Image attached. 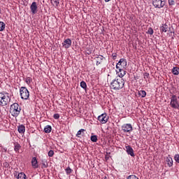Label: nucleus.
<instances>
[{"instance_id":"obj_1","label":"nucleus","mask_w":179,"mask_h":179,"mask_svg":"<svg viewBox=\"0 0 179 179\" xmlns=\"http://www.w3.org/2000/svg\"><path fill=\"white\" fill-rule=\"evenodd\" d=\"M124 80L123 78H115V80H112L110 87L114 90H120L124 87Z\"/></svg>"},{"instance_id":"obj_2","label":"nucleus","mask_w":179,"mask_h":179,"mask_svg":"<svg viewBox=\"0 0 179 179\" xmlns=\"http://www.w3.org/2000/svg\"><path fill=\"white\" fill-rule=\"evenodd\" d=\"M21 108L20 105L17 103H13L10 106L9 112L12 114L13 117H17L20 114Z\"/></svg>"},{"instance_id":"obj_3","label":"nucleus","mask_w":179,"mask_h":179,"mask_svg":"<svg viewBox=\"0 0 179 179\" xmlns=\"http://www.w3.org/2000/svg\"><path fill=\"white\" fill-rule=\"evenodd\" d=\"M20 97L24 100H27L30 96V92L28 91L26 87H22L20 89Z\"/></svg>"},{"instance_id":"obj_4","label":"nucleus","mask_w":179,"mask_h":179,"mask_svg":"<svg viewBox=\"0 0 179 179\" xmlns=\"http://www.w3.org/2000/svg\"><path fill=\"white\" fill-rule=\"evenodd\" d=\"M11 101V94L9 93H7V94H4V98L3 101H1L0 106L1 107H5L7 106L8 105L10 104V102Z\"/></svg>"},{"instance_id":"obj_5","label":"nucleus","mask_w":179,"mask_h":179,"mask_svg":"<svg viewBox=\"0 0 179 179\" xmlns=\"http://www.w3.org/2000/svg\"><path fill=\"white\" fill-rule=\"evenodd\" d=\"M152 4L155 8H164L166 6V0H152Z\"/></svg>"},{"instance_id":"obj_6","label":"nucleus","mask_w":179,"mask_h":179,"mask_svg":"<svg viewBox=\"0 0 179 179\" xmlns=\"http://www.w3.org/2000/svg\"><path fill=\"white\" fill-rule=\"evenodd\" d=\"M98 120L102 124H106L108 120V117L107 115V113H102L98 117Z\"/></svg>"},{"instance_id":"obj_7","label":"nucleus","mask_w":179,"mask_h":179,"mask_svg":"<svg viewBox=\"0 0 179 179\" xmlns=\"http://www.w3.org/2000/svg\"><path fill=\"white\" fill-rule=\"evenodd\" d=\"M122 130L124 133L130 134L132 131L133 128L131 124H124L122 126Z\"/></svg>"},{"instance_id":"obj_8","label":"nucleus","mask_w":179,"mask_h":179,"mask_svg":"<svg viewBox=\"0 0 179 179\" xmlns=\"http://www.w3.org/2000/svg\"><path fill=\"white\" fill-rule=\"evenodd\" d=\"M127 66V60L125 59H120V62L116 65V69H125Z\"/></svg>"},{"instance_id":"obj_9","label":"nucleus","mask_w":179,"mask_h":179,"mask_svg":"<svg viewBox=\"0 0 179 179\" xmlns=\"http://www.w3.org/2000/svg\"><path fill=\"white\" fill-rule=\"evenodd\" d=\"M116 69L117 76H119L120 78H122L126 74V71L121 68H116Z\"/></svg>"},{"instance_id":"obj_10","label":"nucleus","mask_w":179,"mask_h":179,"mask_svg":"<svg viewBox=\"0 0 179 179\" xmlns=\"http://www.w3.org/2000/svg\"><path fill=\"white\" fill-rule=\"evenodd\" d=\"M71 43H72L71 40L70 38H66L62 43V46L66 49H69L71 46Z\"/></svg>"},{"instance_id":"obj_11","label":"nucleus","mask_w":179,"mask_h":179,"mask_svg":"<svg viewBox=\"0 0 179 179\" xmlns=\"http://www.w3.org/2000/svg\"><path fill=\"white\" fill-rule=\"evenodd\" d=\"M126 152L129 155H131L132 157H135L134 149L131 147V145H126Z\"/></svg>"},{"instance_id":"obj_12","label":"nucleus","mask_w":179,"mask_h":179,"mask_svg":"<svg viewBox=\"0 0 179 179\" xmlns=\"http://www.w3.org/2000/svg\"><path fill=\"white\" fill-rule=\"evenodd\" d=\"M30 9H31V12H32V13L34 15L37 13V9H38V7H37V3L36 1H34L32 3V4H31L30 6Z\"/></svg>"},{"instance_id":"obj_13","label":"nucleus","mask_w":179,"mask_h":179,"mask_svg":"<svg viewBox=\"0 0 179 179\" xmlns=\"http://www.w3.org/2000/svg\"><path fill=\"white\" fill-rule=\"evenodd\" d=\"M166 162L169 168H171L173 165V158L170 155H169V157H166Z\"/></svg>"},{"instance_id":"obj_14","label":"nucleus","mask_w":179,"mask_h":179,"mask_svg":"<svg viewBox=\"0 0 179 179\" xmlns=\"http://www.w3.org/2000/svg\"><path fill=\"white\" fill-rule=\"evenodd\" d=\"M170 106L172 108L179 110V103L178 101H171Z\"/></svg>"},{"instance_id":"obj_15","label":"nucleus","mask_w":179,"mask_h":179,"mask_svg":"<svg viewBox=\"0 0 179 179\" xmlns=\"http://www.w3.org/2000/svg\"><path fill=\"white\" fill-rule=\"evenodd\" d=\"M25 130H26V127L23 124L20 125L17 127V131H18L19 134H24L25 133Z\"/></svg>"},{"instance_id":"obj_16","label":"nucleus","mask_w":179,"mask_h":179,"mask_svg":"<svg viewBox=\"0 0 179 179\" xmlns=\"http://www.w3.org/2000/svg\"><path fill=\"white\" fill-rule=\"evenodd\" d=\"M96 65L99 66L100 64L102 63V62L104 59V57L102 55H100V56L96 57Z\"/></svg>"},{"instance_id":"obj_17","label":"nucleus","mask_w":179,"mask_h":179,"mask_svg":"<svg viewBox=\"0 0 179 179\" xmlns=\"http://www.w3.org/2000/svg\"><path fill=\"white\" fill-rule=\"evenodd\" d=\"M32 166L34 169L38 168V161L36 157H33L32 161H31Z\"/></svg>"},{"instance_id":"obj_18","label":"nucleus","mask_w":179,"mask_h":179,"mask_svg":"<svg viewBox=\"0 0 179 179\" xmlns=\"http://www.w3.org/2000/svg\"><path fill=\"white\" fill-rule=\"evenodd\" d=\"M17 179H26L27 176L24 173H19L17 175H15Z\"/></svg>"},{"instance_id":"obj_19","label":"nucleus","mask_w":179,"mask_h":179,"mask_svg":"<svg viewBox=\"0 0 179 179\" xmlns=\"http://www.w3.org/2000/svg\"><path fill=\"white\" fill-rule=\"evenodd\" d=\"M171 73H173L175 76L179 75V67L178 66H174L173 69L171 70Z\"/></svg>"},{"instance_id":"obj_20","label":"nucleus","mask_w":179,"mask_h":179,"mask_svg":"<svg viewBox=\"0 0 179 179\" xmlns=\"http://www.w3.org/2000/svg\"><path fill=\"white\" fill-rule=\"evenodd\" d=\"M169 30V27L166 24H164L162 25V27H160V31L166 33Z\"/></svg>"},{"instance_id":"obj_21","label":"nucleus","mask_w":179,"mask_h":179,"mask_svg":"<svg viewBox=\"0 0 179 179\" xmlns=\"http://www.w3.org/2000/svg\"><path fill=\"white\" fill-rule=\"evenodd\" d=\"M21 149V145L20 143H15V146H14V151L15 152L20 153V150Z\"/></svg>"},{"instance_id":"obj_22","label":"nucleus","mask_w":179,"mask_h":179,"mask_svg":"<svg viewBox=\"0 0 179 179\" xmlns=\"http://www.w3.org/2000/svg\"><path fill=\"white\" fill-rule=\"evenodd\" d=\"M6 94H8V93L6 92H0V104L3 101V99L5 98V95H6Z\"/></svg>"},{"instance_id":"obj_23","label":"nucleus","mask_w":179,"mask_h":179,"mask_svg":"<svg viewBox=\"0 0 179 179\" xmlns=\"http://www.w3.org/2000/svg\"><path fill=\"white\" fill-rule=\"evenodd\" d=\"M51 130H52V128L50 126V125H47L45 128H44V131L46 134H50L51 132Z\"/></svg>"},{"instance_id":"obj_24","label":"nucleus","mask_w":179,"mask_h":179,"mask_svg":"<svg viewBox=\"0 0 179 179\" xmlns=\"http://www.w3.org/2000/svg\"><path fill=\"white\" fill-rule=\"evenodd\" d=\"M60 0H51V3L53 6L58 7Z\"/></svg>"},{"instance_id":"obj_25","label":"nucleus","mask_w":179,"mask_h":179,"mask_svg":"<svg viewBox=\"0 0 179 179\" xmlns=\"http://www.w3.org/2000/svg\"><path fill=\"white\" fill-rule=\"evenodd\" d=\"M138 94L141 97H145L146 96V92L145 90H140L138 91Z\"/></svg>"},{"instance_id":"obj_26","label":"nucleus","mask_w":179,"mask_h":179,"mask_svg":"<svg viewBox=\"0 0 179 179\" xmlns=\"http://www.w3.org/2000/svg\"><path fill=\"white\" fill-rule=\"evenodd\" d=\"M6 28V24L3 22H0V31H3Z\"/></svg>"},{"instance_id":"obj_27","label":"nucleus","mask_w":179,"mask_h":179,"mask_svg":"<svg viewBox=\"0 0 179 179\" xmlns=\"http://www.w3.org/2000/svg\"><path fill=\"white\" fill-rule=\"evenodd\" d=\"M85 129H80V130L78 131L77 134H76V137H77V138H80V135H82V133H83V132H85Z\"/></svg>"},{"instance_id":"obj_28","label":"nucleus","mask_w":179,"mask_h":179,"mask_svg":"<svg viewBox=\"0 0 179 179\" xmlns=\"http://www.w3.org/2000/svg\"><path fill=\"white\" fill-rule=\"evenodd\" d=\"M90 140H91V141H92L93 143H96L97 141H98L97 136H96V135L91 136Z\"/></svg>"},{"instance_id":"obj_29","label":"nucleus","mask_w":179,"mask_h":179,"mask_svg":"<svg viewBox=\"0 0 179 179\" xmlns=\"http://www.w3.org/2000/svg\"><path fill=\"white\" fill-rule=\"evenodd\" d=\"M171 101H178L177 96L174 94L171 95Z\"/></svg>"},{"instance_id":"obj_30","label":"nucleus","mask_w":179,"mask_h":179,"mask_svg":"<svg viewBox=\"0 0 179 179\" xmlns=\"http://www.w3.org/2000/svg\"><path fill=\"white\" fill-rule=\"evenodd\" d=\"M174 160L177 164H179V154H176L174 155Z\"/></svg>"},{"instance_id":"obj_31","label":"nucleus","mask_w":179,"mask_h":179,"mask_svg":"<svg viewBox=\"0 0 179 179\" xmlns=\"http://www.w3.org/2000/svg\"><path fill=\"white\" fill-rule=\"evenodd\" d=\"M32 81L31 78L28 77L27 79H25V83H27L28 85L31 84Z\"/></svg>"},{"instance_id":"obj_32","label":"nucleus","mask_w":179,"mask_h":179,"mask_svg":"<svg viewBox=\"0 0 179 179\" xmlns=\"http://www.w3.org/2000/svg\"><path fill=\"white\" fill-rule=\"evenodd\" d=\"M80 86L81 87H83V89H86L87 88V84L85 81H82L80 83Z\"/></svg>"},{"instance_id":"obj_33","label":"nucleus","mask_w":179,"mask_h":179,"mask_svg":"<svg viewBox=\"0 0 179 179\" xmlns=\"http://www.w3.org/2000/svg\"><path fill=\"white\" fill-rule=\"evenodd\" d=\"M66 172L67 175H70L72 172V169L70 167H67L66 169Z\"/></svg>"},{"instance_id":"obj_34","label":"nucleus","mask_w":179,"mask_h":179,"mask_svg":"<svg viewBox=\"0 0 179 179\" xmlns=\"http://www.w3.org/2000/svg\"><path fill=\"white\" fill-rule=\"evenodd\" d=\"M127 179H139L135 175H131L127 177Z\"/></svg>"},{"instance_id":"obj_35","label":"nucleus","mask_w":179,"mask_h":179,"mask_svg":"<svg viewBox=\"0 0 179 179\" xmlns=\"http://www.w3.org/2000/svg\"><path fill=\"white\" fill-rule=\"evenodd\" d=\"M54 155V151L53 150H50L49 152H48V156L50 157H52Z\"/></svg>"},{"instance_id":"obj_36","label":"nucleus","mask_w":179,"mask_h":179,"mask_svg":"<svg viewBox=\"0 0 179 179\" xmlns=\"http://www.w3.org/2000/svg\"><path fill=\"white\" fill-rule=\"evenodd\" d=\"M53 118L55 120H59V113H55V115H53Z\"/></svg>"},{"instance_id":"obj_37","label":"nucleus","mask_w":179,"mask_h":179,"mask_svg":"<svg viewBox=\"0 0 179 179\" xmlns=\"http://www.w3.org/2000/svg\"><path fill=\"white\" fill-rule=\"evenodd\" d=\"M148 33L150 35H152L153 33H154L152 28H149L148 30Z\"/></svg>"},{"instance_id":"obj_38","label":"nucleus","mask_w":179,"mask_h":179,"mask_svg":"<svg viewBox=\"0 0 179 179\" xmlns=\"http://www.w3.org/2000/svg\"><path fill=\"white\" fill-rule=\"evenodd\" d=\"M175 3L174 0H169V6H173Z\"/></svg>"},{"instance_id":"obj_39","label":"nucleus","mask_w":179,"mask_h":179,"mask_svg":"<svg viewBox=\"0 0 179 179\" xmlns=\"http://www.w3.org/2000/svg\"><path fill=\"white\" fill-rule=\"evenodd\" d=\"M112 58H113V59H115L117 57V54L116 52L112 53Z\"/></svg>"},{"instance_id":"obj_40","label":"nucleus","mask_w":179,"mask_h":179,"mask_svg":"<svg viewBox=\"0 0 179 179\" xmlns=\"http://www.w3.org/2000/svg\"><path fill=\"white\" fill-rule=\"evenodd\" d=\"M150 76V74L148 73H144V78H148Z\"/></svg>"},{"instance_id":"obj_41","label":"nucleus","mask_w":179,"mask_h":179,"mask_svg":"<svg viewBox=\"0 0 179 179\" xmlns=\"http://www.w3.org/2000/svg\"><path fill=\"white\" fill-rule=\"evenodd\" d=\"M105 1V2H109V1H110L111 0H104Z\"/></svg>"},{"instance_id":"obj_42","label":"nucleus","mask_w":179,"mask_h":179,"mask_svg":"<svg viewBox=\"0 0 179 179\" xmlns=\"http://www.w3.org/2000/svg\"><path fill=\"white\" fill-rule=\"evenodd\" d=\"M104 179H108L107 177H105Z\"/></svg>"},{"instance_id":"obj_43","label":"nucleus","mask_w":179,"mask_h":179,"mask_svg":"<svg viewBox=\"0 0 179 179\" xmlns=\"http://www.w3.org/2000/svg\"><path fill=\"white\" fill-rule=\"evenodd\" d=\"M0 13H1V8H0Z\"/></svg>"}]
</instances>
